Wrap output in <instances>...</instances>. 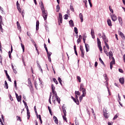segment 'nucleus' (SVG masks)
I'll list each match as a JSON object with an SVG mask.
<instances>
[{"instance_id": "1", "label": "nucleus", "mask_w": 125, "mask_h": 125, "mask_svg": "<svg viewBox=\"0 0 125 125\" xmlns=\"http://www.w3.org/2000/svg\"><path fill=\"white\" fill-rule=\"evenodd\" d=\"M42 14L43 18L44 20H46L47 19V11H46L45 9L42 10Z\"/></svg>"}, {"instance_id": "2", "label": "nucleus", "mask_w": 125, "mask_h": 125, "mask_svg": "<svg viewBox=\"0 0 125 125\" xmlns=\"http://www.w3.org/2000/svg\"><path fill=\"white\" fill-rule=\"evenodd\" d=\"M104 116L105 118V119H108L109 118V113H107V110L106 109L104 108L103 109Z\"/></svg>"}, {"instance_id": "3", "label": "nucleus", "mask_w": 125, "mask_h": 125, "mask_svg": "<svg viewBox=\"0 0 125 125\" xmlns=\"http://www.w3.org/2000/svg\"><path fill=\"white\" fill-rule=\"evenodd\" d=\"M80 50L81 51V56L83 58H84V51L83 50V46H80Z\"/></svg>"}, {"instance_id": "4", "label": "nucleus", "mask_w": 125, "mask_h": 125, "mask_svg": "<svg viewBox=\"0 0 125 125\" xmlns=\"http://www.w3.org/2000/svg\"><path fill=\"white\" fill-rule=\"evenodd\" d=\"M59 18L58 19V22H59V25H60V23H62V14L59 13Z\"/></svg>"}, {"instance_id": "5", "label": "nucleus", "mask_w": 125, "mask_h": 125, "mask_svg": "<svg viewBox=\"0 0 125 125\" xmlns=\"http://www.w3.org/2000/svg\"><path fill=\"white\" fill-rule=\"evenodd\" d=\"M111 18L112 21H113V22L117 21V16H116V15L112 14L111 15Z\"/></svg>"}, {"instance_id": "6", "label": "nucleus", "mask_w": 125, "mask_h": 125, "mask_svg": "<svg viewBox=\"0 0 125 125\" xmlns=\"http://www.w3.org/2000/svg\"><path fill=\"white\" fill-rule=\"evenodd\" d=\"M63 114L64 115L62 116V118L64 121H65V122H67V118H66V116H67V112H65V110H63Z\"/></svg>"}, {"instance_id": "7", "label": "nucleus", "mask_w": 125, "mask_h": 125, "mask_svg": "<svg viewBox=\"0 0 125 125\" xmlns=\"http://www.w3.org/2000/svg\"><path fill=\"white\" fill-rule=\"evenodd\" d=\"M40 5L41 8V10H43L44 9V6L43 5V3H42V1L41 0L40 1Z\"/></svg>"}, {"instance_id": "8", "label": "nucleus", "mask_w": 125, "mask_h": 125, "mask_svg": "<svg viewBox=\"0 0 125 125\" xmlns=\"http://www.w3.org/2000/svg\"><path fill=\"white\" fill-rule=\"evenodd\" d=\"M71 99L73 100V101L75 102V103L77 104V105H79L80 104V102L79 101V99L76 100L74 97L71 96Z\"/></svg>"}, {"instance_id": "9", "label": "nucleus", "mask_w": 125, "mask_h": 125, "mask_svg": "<svg viewBox=\"0 0 125 125\" xmlns=\"http://www.w3.org/2000/svg\"><path fill=\"white\" fill-rule=\"evenodd\" d=\"M16 97L18 100V102H20L21 101V95L18 96V94L16 93Z\"/></svg>"}, {"instance_id": "10", "label": "nucleus", "mask_w": 125, "mask_h": 125, "mask_svg": "<svg viewBox=\"0 0 125 125\" xmlns=\"http://www.w3.org/2000/svg\"><path fill=\"white\" fill-rule=\"evenodd\" d=\"M91 35L92 39H95V35H94V30L93 28L91 29Z\"/></svg>"}, {"instance_id": "11", "label": "nucleus", "mask_w": 125, "mask_h": 125, "mask_svg": "<svg viewBox=\"0 0 125 125\" xmlns=\"http://www.w3.org/2000/svg\"><path fill=\"white\" fill-rule=\"evenodd\" d=\"M79 18L81 20V22L83 23V14H79Z\"/></svg>"}, {"instance_id": "12", "label": "nucleus", "mask_w": 125, "mask_h": 125, "mask_svg": "<svg viewBox=\"0 0 125 125\" xmlns=\"http://www.w3.org/2000/svg\"><path fill=\"white\" fill-rule=\"evenodd\" d=\"M119 34L120 37H121L122 39H123V40H125V36L124 33H123V32L119 31Z\"/></svg>"}, {"instance_id": "13", "label": "nucleus", "mask_w": 125, "mask_h": 125, "mask_svg": "<svg viewBox=\"0 0 125 125\" xmlns=\"http://www.w3.org/2000/svg\"><path fill=\"white\" fill-rule=\"evenodd\" d=\"M119 82L121 84H124V83H125V79H124V78H120Z\"/></svg>"}, {"instance_id": "14", "label": "nucleus", "mask_w": 125, "mask_h": 125, "mask_svg": "<svg viewBox=\"0 0 125 125\" xmlns=\"http://www.w3.org/2000/svg\"><path fill=\"white\" fill-rule=\"evenodd\" d=\"M82 96H85V95H86V90L85 88L82 90Z\"/></svg>"}, {"instance_id": "15", "label": "nucleus", "mask_w": 125, "mask_h": 125, "mask_svg": "<svg viewBox=\"0 0 125 125\" xmlns=\"http://www.w3.org/2000/svg\"><path fill=\"white\" fill-rule=\"evenodd\" d=\"M69 23L70 27H74L75 26V25L74 24V21H73V20H71L69 21Z\"/></svg>"}, {"instance_id": "16", "label": "nucleus", "mask_w": 125, "mask_h": 125, "mask_svg": "<svg viewBox=\"0 0 125 125\" xmlns=\"http://www.w3.org/2000/svg\"><path fill=\"white\" fill-rule=\"evenodd\" d=\"M28 86L33 87V85L32 84V82L31 81V79L30 78L28 79Z\"/></svg>"}, {"instance_id": "17", "label": "nucleus", "mask_w": 125, "mask_h": 125, "mask_svg": "<svg viewBox=\"0 0 125 125\" xmlns=\"http://www.w3.org/2000/svg\"><path fill=\"white\" fill-rule=\"evenodd\" d=\"M53 120L57 125H58V119H57V117L56 116H54L53 117Z\"/></svg>"}, {"instance_id": "18", "label": "nucleus", "mask_w": 125, "mask_h": 125, "mask_svg": "<svg viewBox=\"0 0 125 125\" xmlns=\"http://www.w3.org/2000/svg\"><path fill=\"white\" fill-rule=\"evenodd\" d=\"M17 25L18 29L20 31H21V25H20V23H19V21L17 22Z\"/></svg>"}, {"instance_id": "19", "label": "nucleus", "mask_w": 125, "mask_h": 125, "mask_svg": "<svg viewBox=\"0 0 125 125\" xmlns=\"http://www.w3.org/2000/svg\"><path fill=\"white\" fill-rule=\"evenodd\" d=\"M107 24H108V26H110V27H111L112 21H111V20H110V19L107 20Z\"/></svg>"}, {"instance_id": "20", "label": "nucleus", "mask_w": 125, "mask_h": 125, "mask_svg": "<svg viewBox=\"0 0 125 125\" xmlns=\"http://www.w3.org/2000/svg\"><path fill=\"white\" fill-rule=\"evenodd\" d=\"M82 35H79V38L77 40V43H79V42H81V40H82Z\"/></svg>"}, {"instance_id": "21", "label": "nucleus", "mask_w": 125, "mask_h": 125, "mask_svg": "<svg viewBox=\"0 0 125 125\" xmlns=\"http://www.w3.org/2000/svg\"><path fill=\"white\" fill-rule=\"evenodd\" d=\"M108 55H109V59H112V57H113V52L112 51H110L109 53H108Z\"/></svg>"}, {"instance_id": "22", "label": "nucleus", "mask_w": 125, "mask_h": 125, "mask_svg": "<svg viewBox=\"0 0 125 125\" xmlns=\"http://www.w3.org/2000/svg\"><path fill=\"white\" fill-rule=\"evenodd\" d=\"M39 26H40V22L39 21H36V30H37V31H38V30H39Z\"/></svg>"}, {"instance_id": "23", "label": "nucleus", "mask_w": 125, "mask_h": 125, "mask_svg": "<svg viewBox=\"0 0 125 125\" xmlns=\"http://www.w3.org/2000/svg\"><path fill=\"white\" fill-rule=\"evenodd\" d=\"M112 61L110 62V65H114L115 64V59L114 57H112Z\"/></svg>"}, {"instance_id": "24", "label": "nucleus", "mask_w": 125, "mask_h": 125, "mask_svg": "<svg viewBox=\"0 0 125 125\" xmlns=\"http://www.w3.org/2000/svg\"><path fill=\"white\" fill-rule=\"evenodd\" d=\"M97 43H98V46H101V42H100V39L99 38H97Z\"/></svg>"}, {"instance_id": "25", "label": "nucleus", "mask_w": 125, "mask_h": 125, "mask_svg": "<svg viewBox=\"0 0 125 125\" xmlns=\"http://www.w3.org/2000/svg\"><path fill=\"white\" fill-rule=\"evenodd\" d=\"M55 98L56 100H57V101L59 103V104H60V101H61V100H60V98H59L58 96H57V97H55Z\"/></svg>"}, {"instance_id": "26", "label": "nucleus", "mask_w": 125, "mask_h": 125, "mask_svg": "<svg viewBox=\"0 0 125 125\" xmlns=\"http://www.w3.org/2000/svg\"><path fill=\"white\" fill-rule=\"evenodd\" d=\"M103 39L104 43L108 42V39H107V37H104L103 38Z\"/></svg>"}, {"instance_id": "27", "label": "nucleus", "mask_w": 125, "mask_h": 125, "mask_svg": "<svg viewBox=\"0 0 125 125\" xmlns=\"http://www.w3.org/2000/svg\"><path fill=\"white\" fill-rule=\"evenodd\" d=\"M84 88H83V83H81L80 85V91H82V90L83 89H84Z\"/></svg>"}, {"instance_id": "28", "label": "nucleus", "mask_w": 125, "mask_h": 125, "mask_svg": "<svg viewBox=\"0 0 125 125\" xmlns=\"http://www.w3.org/2000/svg\"><path fill=\"white\" fill-rule=\"evenodd\" d=\"M118 20L120 24H123V20H122V18H121V17H118Z\"/></svg>"}, {"instance_id": "29", "label": "nucleus", "mask_w": 125, "mask_h": 125, "mask_svg": "<svg viewBox=\"0 0 125 125\" xmlns=\"http://www.w3.org/2000/svg\"><path fill=\"white\" fill-rule=\"evenodd\" d=\"M59 10H60V6H59V4H58L57 5V8H56L57 12H59Z\"/></svg>"}, {"instance_id": "30", "label": "nucleus", "mask_w": 125, "mask_h": 125, "mask_svg": "<svg viewBox=\"0 0 125 125\" xmlns=\"http://www.w3.org/2000/svg\"><path fill=\"white\" fill-rule=\"evenodd\" d=\"M52 96V93H50V96H49V103H50V104H51V96Z\"/></svg>"}, {"instance_id": "31", "label": "nucleus", "mask_w": 125, "mask_h": 125, "mask_svg": "<svg viewBox=\"0 0 125 125\" xmlns=\"http://www.w3.org/2000/svg\"><path fill=\"white\" fill-rule=\"evenodd\" d=\"M27 119L29 120L30 119V111L27 110Z\"/></svg>"}, {"instance_id": "32", "label": "nucleus", "mask_w": 125, "mask_h": 125, "mask_svg": "<svg viewBox=\"0 0 125 125\" xmlns=\"http://www.w3.org/2000/svg\"><path fill=\"white\" fill-rule=\"evenodd\" d=\"M21 45L22 49L23 52H24V50H25V46H24V44H22V43H21Z\"/></svg>"}, {"instance_id": "33", "label": "nucleus", "mask_w": 125, "mask_h": 125, "mask_svg": "<svg viewBox=\"0 0 125 125\" xmlns=\"http://www.w3.org/2000/svg\"><path fill=\"white\" fill-rule=\"evenodd\" d=\"M53 81L56 83V84H58V81H57L56 79L53 78Z\"/></svg>"}, {"instance_id": "34", "label": "nucleus", "mask_w": 125, "mask_h": 125, "mask_svg": "<svg viewBox=\"0 0 125 125\" xmlns=\"http://www.w3.org/2000/svg\"><path fill=\"white\" fill-rule=\"evenodd\" d=\"M12 51H13V48H12V45L11 46V52L9 51L8 52V54H11L12 53Z\"/></svg>"}, {"instance_id": "35", "label": "nucleus", "mask_w": 125, "mask_h": 125, "mask_svg": "<svg viewBox=\"0 0 125 125\" xmlns=\"http://www.w3.org/2000/svg\"><path fill=\"white\" fill-rule=\"evenodd\" d=\"M106 86L107 88V90L108 91V93H109V95H111V93L110 92V90H109V87H108V83H106Z\"/></svg>"}, {"instance_id": "36", "label": "nucleus", "mask_w": 125, "mask_h": 125, "mask_svg": "<svg viewBox=\"0 0 125 125\" xmlns=\"http://www.w3.org/2000/svg\"><path fill=\"white\" fill-rule=\"evenodd\" d=\"M70 8L71 10L73 12H74V11H75V10H74V7H73V6L72 5V4H71V5H70Z\"/></svg>"}, {"instance_id": "37", "label": "nucleus", "mask_w": 125, "mask_h": 125, "mask_svg": "<svg viewBox=\"0 0 125 125\" xmlns=\"http://www.w3.org/2000/svg\"><path fill=\"white\" fill-rule=\"evenodd\" d=\"M52 93L55 95V97H56L57 96V93H56V91L55 90L52 91Z\"/></svg>"}, {"instance_id": "38", "label": "nucleus", "mask_w": 125, "mask_h": 125, "mask_svg": "<svg viewBox=\"0 0 125 125\" xmlns=\"http://www.w3.org/2000/svg\"><path fill=\"white\" fill-rule=\"evenodd\" d=\"M51 87H52V91L55 90V86H54V85H53V84H51Z\"/></svg>"}, {"instance_id": "39", "label": "nucleus", "mask_w": 125, "mask_h": 125, "mask_svg": "<svg viewBox=\"0 0 125 125\" xmlns=\"http://www.w3.org/2000/svg\"><path fill=\"white\" fill-rule=\"evenodd\" d=\"M99 61L101 62V63L105 65V64L104 63V62H103V61H102V59H101V58H99Z\"/></svg>"}, {"instance_id": "40", "label": "nucleus", "mask_w": 125, "mask_h": 125, "mask_svg": "<svg viewBox=\"0 0 125 125\" xmlns=\"http://www.w3.org/2000/svg\"><path fill=\"white\" fill-rule=\"evenodd\" d=\"M75 94L76 95H81V93L79 91H75Z\"/></svg>"}, {"instance_id": "41", "label": "nucleus", "mask_w": 125, "mask_h": 125, "mask_svg": "<svg viewBox=\"0 0 125 125\" xmlns=\"http://www.w3.org/2000/svg\"><path fill=\"white\" fill-rule=\"evenodd\" d=\"M47 57H50V56H51V55L52 54V53L50 52H48V53H47Z\"/></svg>"}, {"instance_id": "42", "label": "nucleus", "mask_w": 125, "mask_h": 125, "mask_svg": "<svg viewBox=\"0 0 125 125\" xmlns=\"http://www.w3.org/2000/svg\"><path fill=\"white\" fill-rule=\"evenodd\" d=\"M74 32L76 35H78V28L77 27H74Z\"/></svg>"}, {"instance_id": "43", "label": "nucleus", "mask_w": 125, "mask_h": 125, "mask_svg": "<svg viewBox=\"0 0 125 125\" xmlns=\"http://www.w3.org/2000/svg\"><path fill=\"white\" fill-rule=\"evenodd\" d=\"M58 81H59V82L60 83V84H61V85H62V80H61V78H60V77L58 78Z\"/></svg>"}, {"instance_id": "44", "label": "nucleus", "mask_w": 125, "mask_h": 125, "mask_svg": "<svg viewBox=\"0 0 125 125\" xmlns=\"http://www.w3.org/2000/svg\"><path fill=\"white\" fill-rule=\"evenodd\" d=\"M17 118H18L17 119V121H20V122H22V120L21 119V117H20V116H17Z\"/></svg>"}, {"instance_id": "45", "label": "nucleus", "mask_w": 125, "mask_h": 125, "mask_svg": "<svg viewBox=\"0 0 125 125\" xmlns=\"http://www.w3.org/2000/svg\"><path fill=\"white\" fill-rule=\"evenodd\" d=\"M85 96H83V95H82L80 97H79V100L80 102H82V100H83V97H84Z\"/></svg>"}, {"instance_id": "46", "label": "nucleus", "mask_w": 125, "mask_h": 125, "mask_svg": "<svg viewBox=\"0 0 125 125\" xmlns=\"http://www.w3.org/2000/svg\"><path fill=\"white\" fill-rule=\"evenodd\" d=\"M99 49H100V51L101 52V53H102V51H103V49H102V47L101 46H98Z\"/></svg>"}, {"instance_id": "47", "label": "nucleus", "mask_w": 125, "mask_h": 125, "mask_svg": "<svg viewBox=\"0 0 125 125\" xmlns=\"http://www.w3.org/2000/svg\"><path fill=\"white\" fill-rule=\"evenodd\" d=\"M104 43L106 48H107V49H109L110 47H109V45H108V43H107V42H105Z\"/></svg>"}, {"instance_id": "48", "label": "nucleus", "mask_w": 125, "mask_h": 125, "mask_svg": "<svg viewBox=\"0 0 125 125\" xmlns=\"http://www.w3.org/2000/svg\"><path fill=\"white\" fill-rule=\"evenodd\" d=\"M109 9L110 12H111L112 13H114V11L113 10V9H112V8H111V6H109Z\"/></svg>"}, {"instance_id": "49", "label": "nucleus", "mask_w": 125, "mask_h": 125, "mask_svg": "<svg viewBox=\"0 0 125 125\" xmlns=\"http://www.w3.org/2000/svg\"><path fill=\"white\" fill-rule=\"evenodd\" d=\"M1 23L2 22H0V30H1V32H2L3 29H2V26H1Z\"/></svg>"}, {"instance_id": "50", "label": "nucleus", "mask_w": 125, "mask_h": 125, "mask_svg": "<svg viewBox=\"0 0 125 125\" xmlns=\"http://www.w3.org/2000/svg\"><path fill=\"white\" fill-rule=\"evenodd\" d=\"M86 45H87L86 43H85V47L86 48V52H88L89 50L88 49V48H87Z\"/></svg>"}, {"instance_id": "51", "label": "nucleus", "mask_w": 125, "mask_h": 125, "mask_svg": "<svg viewBox=\"0 0 125 125\" xmlns=\"http://www.w3.org/2000/svg\"><path fill=\"white\" fill-rule=\"evenodd\" d=\"M31 41L34 44L35 46L36 47V42H35L34 40L33 39H31Z\"/></svg>"}, {"instance_id": "52", "label": "nucleus", "mask_w": 125, "mask_h": 125, "mask_svg": "<svg viewBox=\"0 0 125 125\" xmlns=\"http://www.w3.org/2000/svg\"><path fill=\"white\" fill-rule=\"evenodd\" d=\"M38 67H39V69H40V70L42 71V67L41 66L40 64L38 63Z\"/></svg>"}, {"instance_id": "53", "label": "nucleus", "mask_w": 125, "mask_h": 125, "mask_svg": "<svg viewBox=\"0 0 125 125\" xmlns=\"http://www.w3.org/2000/svg\"><path fill=\"white\" fill-rule=\"evenodd\" d=\"M85 38H86V36L83 37V42L85 44Z\"/></svg>"}, {"instance_id": "54", "label": "nucleus", "mask_w": 125, "mask_h": 125, "mask_svg": "<svg viewBox=\"0 0 125 125\" xmlns=\"http://www.w3.org/2000/svg\"><path fill=\"white\" fill-rule=\"evenodd\" d=\"M68 17H69V16H68V15L66 14L64 15V19H65V20H67V19H68Z\"/></svg>"}, {"instance_id": "55", "label": "nucleus", "mask_w": 125, "mask_h": 125, "mask_svg": "<svg viewBox=\"0 0 125 125\" xmlns=\"http://www.w3.org/2000/svg\"><path fill=\"white\" fill-rule=\"evenodd\" d=\"M77 80H78L79 83H81V77L80 76H77Z\"/></svg>"}, {"instance_id": "56", "label": "nucleus", "mask_w": 125, "mask_h": 125, "mask_svg": "<svg viewBox=\"0 0 125 125\" xmlns=\"http://www.w3.org/2000/svg\"><path fill=\"white\" fill-rule=\"evenodd\" d=\"M48 110H49V112L50 114L51 115H52V114H51L52 112H51V109H50V107L48 106Z\"/></svg>"}, {"instance_id": "57", "label": "nucleus", "mask_w": 125, "mask_h": 125, "mask_svg": "<svg viewBox=\"0 0 125 125\" xmlns=\"http://www.w3.org/2000/svg\"><path fill=\"white\" fill-rule=\"evenodd\" d=\"M34 84L36 89H38V88H37V86H38V83H37L36 82H34Z\"/></svg>"}, {"instance_id": "58", "label": "nucleus", "mask_w": 125, "mask_h": 125, "mask_svg": "<svg viewBox=\"0 0 125 125\" xmlns=\"http://www.w3.org/2000/svg\"><path fill=\"white\" fill-rule=\"evenodd\" d=\"M104 53H107V50H106L105 46H104Z\"/></svg>"}, {"instance_id": "59", "label": "nucleus", "mask_w": 125, "mask_h": 125, "mask_svg": "<svg viewBox=\"0 0 125 125\" xmlns=\"http://www.w3.org/2000/svg\"><path fill=\"white\" fill-rule=\"evenodd\" d=\"M4 72L6 74V77H9V75H8V74L7 73V70H4Z\"/></svg>"}, {"instance_id": "60", "label": "nucleus", "mask_w": 125, "mask_h": 125, "mask_svg": "<svg viewBox=\"0 0 125 125\" xmlns=\"http://www.w3.org/2000/svg\"><path fill=\"white\" fill-rule=\"evenodd\" d=\"M83 2H85V7L87 8V5H86V2H87V0H85L84 1H83Z\"/></svg>"}, {"instance_id": "61", "label": "nucleus", "mask_w": 125, "mask_h": 125, "mask_svg": "<svg viewBox=\"0 0 125 125\" xmlns=\"http://www.w3.org/2000/svg\"><path fill=\"white\" fill-rule=\"evenodd\" d=\"M17 9L19 10L20 13H21V8H20V7H17Z\"/></svg>"}, {"instance_id": "62", "label": "nucleus", "mask_w": 125, "mask_h": 125, "mask_svg": "<svg viewBox=\"0 0 125 125\" xmlns=\"http://www.w3.org/2000/svg\"><path fill=\"white\" fill-rule=\"evenodd\" d=\"M119 71L120 72V73H124V70H123V69H121V68H119Z\"/></svg>"}, {"instance_id": "63", "label": "nucleus", "mask_w": 125, "mask_h": 125, "mask_svg": "<svg viewBox=\"0 0 125 125\" xmlns=\"http://www.w3.org/2000/svg\"><path fill=\"white\" fill-rule=\"evenodd\" d=\"M5 86L6 87L5 88L6 89H8V84H7H7H5Z\"/></svg>"}, {"instance_id": "64", "label": "nucleus", "mask_w": 125, "mask_h": 125, "mask_svg": "<svg viewBox=\"0 0 125 125\" xmlns=\"http://www.w3.org/2000/svg\"><path fill=\"white\" fill-rule=\"evenodd\" d=\"M25 107L26 109V111H29V108L28 107V105L27 104H25Z\"/></svg>"}]
</instances>
